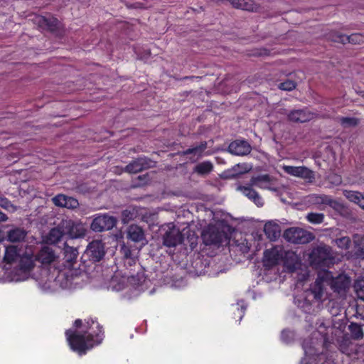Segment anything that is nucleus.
Returning <instances> with one entry per match:
<instances>
[{
	"label": "nucleus",
	"instance_id": "1",
	"mask_svg": "<svg viewBox=\"0 0 364 364\" xmlns=\"http://www.w3.org/2000/svg\"><path fill=\"white\" fill-rule=\"evenodd\" d=\"M86 323V331L83 332L72 329L65 331L70 349L79 355H85L94 346L100 344L104 338L103 327L96 319L90 318Z\"/></svg>",
	"mask_w": 364,
	"mask_h": 364
},
{
	"label": "nucleus",
	"instance_id": "2",
	"mask_svg": "<svg viewBox=\"0 0 364 364\" xmlns=\"http://www.w3.org/2000/svg\"><path fill=\"white\" fill-rule=\"evenodd\" d=\"M297 257L294 252L284 251L282 247L275 246L266 250L264 252V266L272 267L284 261V264L289 268H295Z\"/></svg>",
	"mask_w": 364,
	"mask_h": 364
},
{
	"label": "nucleus",
	"instance_id": "3",
	"mask_svg": "<svg viewBox=\"0 0 364 364\" xmlns=\"http://www.w3.org/2000/svg\"><path fill=\"white\" fill-rule=\"evenodd\" d=\"M333 259L331 247L326 245L314 247L309 254L310 264L316 269L328 268L333 264Z\"/></svg>",
	"mask_w": 364,
	"mask_h": 364
},
{
	"label": "nucleus",
	"instance_id": "4",
	"mask_svg": "<svg viewBox=\"0 0 364 364\" xmlns=\"http://www.w3.org/2000/svg\"><path fill=\"white\" fill-rule=\"evenodd\" d=\"M202 240L205 245H213L220 247L230 243V236L223 230H220L215 225H209L202 232Z\"/></svg>",
	"mask_w": 364,
	"mask_h": 364
},
{
	"label": "nucleus",
	"instance_id": "5",
	"mask_svg": "<svg viewBox=\"0 0 364 364\" xmlns=\"http://www.w3.org/2000/svg\"><path fill=\"white\" fill-rule=\"evenodd\" d=\"M284 238L294 244H306L312 241L314 238V235L300 228H289L283 233Z\"/></svg>",
	"mask_w": 364,
	"mask_h": 364
},
{
	"label": "nucleus",
	"instance_id": "6",
	"mask_svg": "<svg viewBox=\"0 0 364 364\" xmlns=\"http://www.w3.org/2000/svg\"><path fill=\"white\" fill-rule=\"evenodd\" d=\"M163 230H165L162 237L164 246L174 247L183 243V235L173 223H168L166 225V228L163 226Z\"/></svg>",
	"mask_w": 364,
	"mask_h": 364
},
{
	"label": "nucleus",
	"instance_id": "7",
	"mask_svg": "<svg viewBox=\"0 0 364 364\" xmlns=\"http://www.w3.org/2000/svg\"><path fill=\"white\" fill-rule=\"evenodd\" d=\"M117 223V220L114 216L108 214L99 215L92 220L90 228L94 232H101L112 230Z\"/></svg>",
	"mask_w": 364,
	"mask_h": 364
},
{
	"label": "nucleus",
	"instance_id": "8",
	"mask_svg": "<svg viewBox=\"0 0 364 364\" xmlns=\"http://www.w3.org/2000/svg\"><path fill=\"white\" fill-rule=\"evenodd\" d=\"M85 255L93 262H100L105 255V244L101 240H92L88 244Z\"/></svg>",
	"mask_w": 364,
	"mask_h": 364
},
{
	"label": "nucleus",
	"instance_id": "9",
	"mask_svg": "<svg viewBox=\"0 0 364 364\" xmlns=\"http://www.w3.org/2000/svg\"><path fill=\"white\" fill-rule=\"evenodd\" d=\"M61 227L65 228V234L71 238L82 237L86 234L83 225L72 220H63Z\"/></svg>",
	"mask_w": 364,
	"mask_h": 364
},
{
	"label": "nucleus",
	"instance_id": "10",
	"mask_svg": "<svg viewBox=\"0 0 364 364\" xmlns=\"http://www.w3.org/2000/svg\"><path fill=\"white\" fill-rule=\"evenodd\" d=\"M331 40L333 42L341 43L342 44L348 43L355 45H362L364 43V35L360 33H355L350 36H346L338 32H335L331 35Z\"/></svg>",
	"mask_w": 364,
	"mask_h": 364
},
{
	"label": "nucleus",
	"instance_id": "11",
	"mask_svg": "<svg viewBox=\"0 0 364 364\" xmlns=\"http://www.w3.org/2000/svg\"><path fill=\"white\" fill-rule=\"evenodd\" d=\"M18 267L23 272H30L35 266L36 256L31 248H26L18 258Z\"/></svg>",
	"mask_w": 364,
	"mask_h": 364
},
{
	"label": "nucleus",
	"instance_id": "12",
	"mask_svg": "<svg viewBox=\"0 0 364 364\" xmlns=\"http://www.w3.org/2000/svg\"><path fill=\"white\" fill-rule=\"evenodd\" d=\"M308 292L304 291L302 295L296 299V304L305 314H313L315 312V308L320 304L316 299H309Z\"/></svg>",
	"mask_w": 364,
	"mask_h": 364
},
{
	"label": "nucleus",
	"instance_id": "13",
	"mask_svg": "<svg viewBox=\"0 0 364 364\" xmlns=\"http://www.w3.org/2000/svg\"><path fill=\"white\" fill-rule=\"evenodd\" d=\"M283 170L288 174L312 181L315 175L313 171L306 166H284Z\"/></svg>",
	"mask_w": 364,
	"mask_h": 364
},
{
	"label": "nucleus",
	"instance_id": "14",
	"mask_svg": "<svg viewBox=\"0 0 364 364\" xmlns=\"http://www.w3.org/2000/svg\"><path fill=\"white\" fill-rule=\"evenodd\" d=\"M252 150L250 144L246 140L236 139L230 143L228 151L232 155L246 156Z\"/></svg>",
	"mask_w": 364,
	"mask_h": 364
},
{
	"label": "nucleus",
	"instance_id": "15",
	"mask_svg": "<svg viewBox=\"0 0 364 364\" xmlns=\"http://www.w3.org/2000/svg\"><path fill=\"white\" fill-rule=\"evenodd\" d=\"M151 162L147 157H139L127 164L124 170L129 173H136L149 168Z\"/></svg>",
	"mask_w": 364,
	"mask_h": 364
},
{
	"label": "nucleus",
	"instance_id": "16",
	"mask_svg": "<svg viewBox=\"0 0 364 364\" xmlns=\"http://www.w3.org/2000/svg\"><path fill=\"white\" fill-rule=\"evenodd\" d=\"M314 113L308 109H294L287 114L289 121L296 123H304L311 121L314 118Z\"/></svg>",
	"mask_w": 364,
	"mask_h": 364
},
{
	"label": "nucleus",
	"instance_id": "17",
	"mask_svg": "<svg viewBox=\"0 0 364 364\" xmlns=\"http://www.w3.org/2000/svg\"><path fill=\"white\" fill-rule=\"evenodd\" d=\"M36 21L40 28L51 33L56 32L59 28V21L53 16H39L36 18Z\"/></svg>",
	"mask_w": 364,
	"mask_h": 364
},
{
	"label": "nucleus",
	"instance_id": "18",
	"mask_svg": "<svg viewBox=\"0 0 364 364\" xmlns=\"http://www.w3.org/2000/svg\"><path fill=\"white\" fill-rule=\"evenodd\" d=\"M237 190L240 191L244 196L252 200L257 207H262L264 205V200L259 194L252 188L250 183L249 186H239Z\"/></svg>",
	"mask_w": 364,
	"mask_h": 364
},
{
	"label": "nucleus",
	"instance_id": "19",
	"mask_svg": "<svg viewBox=\"0 0 364 364\" xmlns=\"http://www.w3.org/2000/svg\"><path fill=\"white\" fill-rule=\"evenodd\" d=\"M331 287L333 291L338 294L346 292L349 288L350 280L348 277L343 275H339L333 278L330 282Z\"/></svg>",
	"mask_w": 364,
	"mask_h": 364
},
{
	"label": "nucleus",
	"instance_id": "20",
	"mask_svg": "<svg viewBox=\"0 0 364 364\" xmlns=\"http://www.w3.org/2000/svg\"><path fill=\"white\" fill-rule=\"evenodd\" d=\"M22 252V249L18 248L16 245H8L6 247L3 261L6 264H11L18 259Z\"/></svg>",
	"mask_w": 364,
	"mask_h": 364
},
{
	"label": "nucleus",
	"instance_id": "21",
	"mask_svg": "<svg viewBox=\"0 0 364 364\" xmlns=\"http://www.w3.org/2000/svg\"><path fill=\"white\" fill-rule=\"evenodd\" d=\"M35 256L36 261L40 262L42 264H50L55 258L54 251L48 246L43 247Z\"/></svg>",
	"mask_w": 364,
	"mask_h": 364
},
{
	"label": "nucleus",
	"instance_id": "22",
	"mask_svg": "<svg viewBox=\"0 0 364 364\" xmlns=\"http://www.w3.org/2000/svg\"><path fill=\"white\" fill-rule=\"evenodd\" d=\"M127 237L135 242L145 240L144 230L137 225H131L127 230Z\"/></svg>",
	"mask_w": 364,
	"mask_h": 364
},
{
	"label": "nucleus",
	"instance_id": "23",
	"mask_svg": "<svg viewBox=\"0 0 364 364\" xmlns=\"http://www.w3.org/2000/svg\"><path fill=\"white\" fill-rule=\"evenodd\" d=\"M323 284L320 282L316 280L314 284L311 286V287L306 290L308 292L309 299H316L318 302L321 304L322 301V296L323 294Z\"/></svg>",
	"mask_w": 364,
	"mask_h": 364
},
{
	"label": "nucleus",
	"instance_id": "24",
	"mask_svg": "<svg viewBox=\"0 0 364 364\" xmlns=\"http://www.w3.org/2000/svg\"><path fill=\"white\" fill-rule=\"evenodd\" d=\"M264 232L270 240H277L281 235L280 226L276 223L268 222L264 225Z\"/></svg>",
	"mask_w": 364,
	"mask_h": 364
},
{
	"label": "nucleus",
	"instance_id": "25",
	"mask_svg": "<svg viewBox=\"0 0 364 364\" xmlns=\"http://www.w3.org/2000/svg\"><path fill=\"white\" fill-rule=\"evenodd\" d=\"M27 235V232L21 228H14L7 231V240L11 242H18L24 240Z\"/></svg>",
	"mask_w": 364,
	"mask_h": 364
},
{
	"label": "nucleus",
	"instance_id": "26",
	"mask_svg": "<svg viewBox=\"0 0 364 364\" xmlns=\"http://www.w3.org/2000/svg\"><path fill=\"white\" fill-rule=\"evenodd\" d=\"M235 8L248 11H257L258 6L253 0H228Z\"/></svg>",
	"mask_w": 364,
	"mask_h": 364
},
{
	"label": "nucleus",
	"instance_id": "27",
	"mask_svg": "<svg viewBox=\"0 0 364 364\" xmlns=\"http://www.w3.org/2000/svg\"><path fill=\"white\" fill-rule=\"evenodd\" d=\"M65 228L61 227V223L57 228H52L47 237V240L50 243H58L63 235H65Z\"/></svg>",
	"mask_w": 364,
	"mask_h": 364
},
{
	"label": "nucleus",
	"instance_id": "28",
	"mask_svg": "<svg viewBox=\"0 0 364 364\" xmlns=\"http://www.w3.org/2000/svg\"><path fill=\"white\" fill-rule=\"evenodd\" d=\"M78 256V251L76 248L66 246L64 249V259L69 267H73Z\"/></svg>",
	"mask_w": 364,
	"mask_h": 364
},
{
	"label": "nucleus",
	"instance_id": "29",
	"mask_svg": "<svg viewBox=\"0 0 364 364\" xmlns=\"http://www.w3.org/2000/svg\"><path fill=\"white\" fill-rule=\"evenodd\" d=\"M138 216V210L135 207L129 206L121 213V220L123 224H127Z\"/></svg>",
	"mask_w": 364,
	"mask_h": 364
},
{
	"label": "nucleus",
	"instance_id": "30",
	"mask_svg": "<svg viewBox=\"0 0 364 364\" xmlns=\"http://www.w3.org/2000/svg\"><path fill=\"white\" fill-rule=\"evenodd\" d=\"M207 147H208L207 141H201L198 145H197L196 146L191 147V148H188V149L184 150L182 152V154L183 156H187L189 154H194V155H197L198 157L200 158L203 156V153L207 149Z\"/></svg>",
	"mask_w": 364,
	"mask_h": 364
},
{
	"label": "nucleus",
	"instance_id": "31",
	"mask_svg": "<svg viewBox=\"0 0 364 364\" xmlns=\"http://www.w3.org/2000/svg\"><path fill=\"white\" fill-rule=\"evenodd\" d=\"M120 252L123 255L125 264L132 266L136 263V258L134 256L131 248L123 244L121 246Z\"/></svg>",
	"mask_w": 364,
	"mask_h": 364
},
{
	"label": "nucleus",
	"instance_id": "32",
	"mask_svg": "<svg viewBox=\"0 0 364 364\" xmlns=\"http://www.w3.org/2000/svg\"><path fill=\"white\" fill-rule=\"evenodd\" d=\"M348 330L350 332L351 338L355 341L360 340L364 336L362 326L355 322H351L348 326Z\"/></svg>",
	"mask_w": 364,
	"mask_h": 364
},
{
	"label": "nucleus",
	"instance_id": "33",
	"mask_svg": "<svg viewBox=\"0 0 364 364\" xmlns=\"http://www.w3.org/2000/svg\"><path fill=\"white\" fill-rule=\"evenodd\" d=\"M270 182V177L268 174L260 175L257 176H253L250 179V186H257L260 188H264L265 186L264 184H268Z\"/></svg>",
	"mask_w": 364,
	"mask_h": 364
},
{
	"label": "nucleus",
	"instance_id": "34",
	"mask_svg": "<svg viewBox=\"0 0 364 364\" xmlns=\"http://www.w3.org/2000/svg\"><path fill=\"white\" fill-rule=\"evenodd\" d=\"M213 169V165L210 161H206L198 164L194 167V171L199 175H206Z\"/></svg>",
	"mask_w": 364,
	"mask_h": 364
},
{
	"label": "nucleus",
	"instance_id": "35",
	"mask_svg": "<svg viewBox=\"0 0 364 364\" xmlns=\"http://www.w3.org/2000/svg\"><path fill=\"white\" fill-rule=\"evenodd\" d=\"M314 198L316 203L328 205L333 208H336L338 204L336 200L326 195L315 196Z\"/></svg>",
	"mask_w": 364,
	"mask_h": 364
},
{
	"label": "nucleus",
	"instance_id": "36",
	"mask_svg": "<svg viewBox=\"0 0 364 364\" xmlns=\"http://www.w3.org/2000/svg\"><path fill=\"white\" fill-rule=\"evenodd\" d=\"M354 243L356 255L364 259V235L355 237Z\"/></svg>",
	"mask_w": 364,
	"mask_h": 364
},
{
	"label": "nucleus",
	"instance_id": "37",
	"mask_svg": "<svg viewBox=\"0 0 364 364\" xmlns=\"http://www.w3.org/2000/svg\"><path fill=\"white\" fill-rule=\"evenodd\" d=\"M343 194L349 201L357 205L359 204L360 198L363 196V194L358 191L348 190H344Z\"/></svg>",
	"mask_w": 364,
	"mask_h": 364
},
{
	"label": "nucleus",
	"instance_id": "38",
	"mask_svg": "<svg viewBox=\"0 0 364 364\" xmlns=\"http://www.w3.org/2000/svg\"><path fill=\"white\" fill-rule=\"evenodd\" d=\"M250 169V167L247 164H237L230 169L232 172L230 176L232 177H236L248 172Z\"/></svg>",
	"mask_w": 364,
	"mask_h": 364
},
{
	"label": "nucleus",
	"instance_id": "39",
	"mask_svg": "<svg viewBox=\"0 0 364 364\" xmlns=\"http://www.w3.org/2000/svg\"><path fill=\"white\" fill-rule=\"evenodd\" d=\"M321 270L318 272L317 278L316 280L323 284V282H331L333 279L332 272L326 269V268L321 269Z\"/></svg>",
	"mask_w": 364,
	"mask_h": 364
},
{
	"label": "nucleus",
	"instance_id": "40",
	"mask_svg": "<svg viewBox=\"0 0 364 364\" xmlns=\"http://www.w3.org/2000/svg\"><path fill=\"white\" fill-rule=\"evenodd\" d=\"M340 123L344 128L355 127L360 123V119L355 117H342Z\"/></svg>",
	"mask_w": 364,
	"mask_h": 364
},
{
	"label": "nucleus",
	"instance_id": "41",
	"mask_svg": "<svg viewBox=\"0 0 364 364\" xmlns=\"http://www.w3.org/2000/svg\"><path fill=\"white\" fill-rule=\"evenodd\" d=\"M353 287L358 298L364 301V279L355 280Z\"/></svg>",
	"mask_w": 364,
	"mask_h": 364
},
{
	"label": "nucleus",
	"instance_id": "42",
	"mask_svg": "<svg viewBox=\"0 0 364 364\" xmlns=\"http://www.w3.org/2000/svg\"><path fill=\"white\" fill-rule=\"evenodd\" d=\"M306 219L312 224H321L323 221L324 215L323 213H309L306 215Z\"/></svg>",
	"mask_w": 364,
	"mask_h": 364
},
{
	"label": "nucleus",
	"instance_id": "43",
	"mask_svg": "<svg viewBox=\"0 0 364 364\" xmlns=\"http://www.w3.org/2000/svg\"><path fill=\"white\" fill-rule=\"evenodd\" d=\"M279 89L284 91H292L296 87V83L294 80H287L278 85Z\"/></svg>",
	"mask_w": 364,
	"mask_h": 364
},
{
	"label": "nucleus",
	"instance_id": "44",
	"mask_svg": "<svg viewBox=\"0 0 364 364\" xmlns=\"http://www.w3.org/2000/svg\"><path fill=\"white\" fill-rule=\"evenodd\" d=\"M351 240L348 237H342L336 240V244L338 247L347 250L350 247Z\"/></svg>",
	"mask_w": 364,
	"mask_h": 364
},
{
	"label": "nucleus",
	"instance_id": "45",
	"mask_svg": "<svg viewBox=\"0 0 364 364\" xmlns=\"http://www.w3.org/2000/svg\"><path fill=\"white\" fill-rule=\"evenodd\" d=\"M53 202L56 206L65 208L66 204V196L58 194L53 197Z\"/></svg>",
	"mask_w": 364,
	"mask_h": 364
},
{
	"label": "nucleus",
	"instance_id": "46",
	"mask_svg": "<svg viewBox=\"0 0 364 364\" xmlns=\"http://www.w3.org/2000/svg\"><path fill=\"white\" fill-rule=\"evenodd\" d=\"M79 205L78 200L73 197L66 196V204L65 208L69 209H75Z\"/></svg>",
	"mask_w": 364,
	"mask_h": 364
},
{
	"label": "nucleus",
	"instance_id": "47",
	"mask_svg": "<svg viewBox=\"0 0 364 364\" xmlns=\"http://www.w3.org/2000/svg\"><path fill=\"white\" fill-rule=\"evenodd\" d=\"M10 204V201L5 197L0 196V206L6 208Z\"/></svg>",
	"mask_w": 364,
	"mask_h": 364
},
{
	"label": "nucleus",
	"instance_id": "48",
	"mask_svg": "<svg viewBox=\"0 0 364 364\" xmlns=\"http://www.w3.org/2000/svg\"><path fill=\"white\" fill-rule=\"evenodd\" d=\"M82 324V320L81 319H76L74 322V326L76 328H80Z\"/></svg>",
	"mask_w": 364,
	"mask_h": 364
},
{
	"label": "nucleus",
	"instance_id": "49",
	"mask_svg": "<svg viewBox=\"0 0 364 364\" xmlns=\"http://www.w3.org/2000/svg\"><path fill=\"white\" fill-rule=\"evenodd\" d=\"M360 200L359 202V204L358 205L364 210V195H363V196L360 198Z\"/></svg>",
	"mask_w": 364,
	"mask_h": 364
},
{
	"label": "nucleus",
	"instance_id": "50",
	"mask_svg": "<svg viewBox=\"0 0 364 364\" xmlns=\"http://www.w3.org/2000/svg\"><path fill=\"white\" fill-rule=\"evenodd\" d=\"M8 219L6 214L3 213H0V220L1 221H6Z\"/></svg>",
	"mask_w": 364,
	"mask_h": 364
},
{
	"label": "nucleus",
	"instance_id": "51",
	"mask_svg": "<svg viewBox=\"0 0 364 364\" xmlns=\"http://www.w3.org/2000/svg\"><path fill=\"white\" fill-rule=\"evenodd\" d=\"M336 179L335 183H336L337 184H339L341 182V178L339 176H336Z\"/></svg>",
	"mask_w": 364,
	"mask_h": 364
},
{
	"label": "nucleus",
	"instance_id": "52",
	"mask_svg": "<svg viewBox=\"0 0 364 364\" xmlns=\"http://www.w3.org/2000/svg\"><path fill=\"white\" fill-rule=\"evenodd\" d=\"M145 177H146V176L144 175V176H139L138 178H139V179H142L143 178H145Z\"/></svg>",
	"mask_w": 364,
	"mask_h": 364
},
{
	"label": "nucleus",
	"instance_id": "53",
	"mask_svg": "<svg viewBox=\"0 0 364 364\" xmlns=\"http://www.w3.org/2000/svg\"><path fill=\"white\" fill-rule=\"evenodd\" d=\"M285 331H283L282 333V335L283 336L284 334Z\"/></svg>",
	"mask_w": 364,
	"mask_h": 364
},
{
	"label": "nucleus",
	"instance_id": "54",
	"mask_svg": "<svg viewBox=\"0 0 364 364\" xmlns=\"http://www.w3.org/2000/svg\"><path fill=\"white\" fill-rule=\"evenodd\" d=\"M257 55H262V53H257Z\"/></svg>",
	"mask_w": 364,
	"mask_h": 364
}]
</instances>
